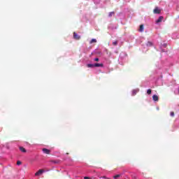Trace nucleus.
Returning a JSON list of instances; mask_svg holds the SVG:
<instances>
[{"mask_svg":"<svg viewBox=\"0 0 179 179\" xmlns=\"http://www.w3.org/2000/svg\"><path fill=\"white\" fill-rule=\"evenodd\" d=\"M73 37L74 40H79L80 38V36L76 32H73Z\"/></svg>","mask_w":179,"mask_h":179,"instance_id":"obj_3","label":"nucleus"},{"mask_svg":"<svg viewBox=\"0 0 179 179\" xmlns=\"http://www.w3.org/2000/svg\"><path fill=\"white\" fill-rule=\"evenodd\" d=\"M118 44V41H115L113 42V45H117Z\"/></svg>","mask_w":179,"mask_h":179,"instance_id":"obj_18","label":"nucleus"},{"mask_svg":"<svg viewBox=\"0 0 179 179\" xmlns=\"http://www.w3.org/2000/svg\"><path fill=\"white\" fill-rule=\"evenodd\" d=\"M84 179H90V178L85 176V177H84Z\"/></svg>","mask_w":179,"mask_h":179,"instance_id":"obj_22","label":"nucleus"},{"mask_svg":"<svg viewBox=\"0 0 179 179\" xmlns=\"http://www.w3.org/2000/svg\"><path fill=\"white\" fill-rule=\"evenodd\" d=\"M147 94H152V90L148 89V90H147Z\"/></svg>","mask_w":179,"mask_h":179,"instance_id":"obj_16","label":"nucleus"},{"mask_svg":"<svg viewBox=\"0 0 179 179\" xmlns=\"http://www.w3.org/2000/svg\"><path fill=\"white\" fill-rule=\"evenodd\" d=\"M2 131V129H0V132Z\"/></svg>","mask_w":179,"mask_h":179,"instance_id":"obj_23","label":"nucleus"},{"mask_svg":"<svg viewBox=\"0 0 179 179\" xmlns=\"http://www.w3.org/2000/svg\"><path fill=\"white\" fill-rule=\"evenodd\" d=\"M103 66H104V64H99V63L94 64V68H99V67L103 68Z\"/></svg>","mask_w":179,"mask_h":179,"instance_id":"obj_5","label":"nucleus"},{"mask_svg":"<svg viewBox=\"0 0 179 179\" xmlns=\"http://www.w3.org/2000/svg\"><path fill=\"white\" fill-rule=\"evenodd\" d=\"M152 100L154 101H159V96H157V95H153L152 96Z\"/></svg>","mask_w":179,"mask_h":179,"instance_id":"obj_8","label":"nucleus"},{"mask_svg":"<svg viewBox=\"0 0 179 179\" xmlns=\"http://www.w3.org/2000/svg\"><path fill=\"white\" fill-rule=\"evenodd\" d=\"M138 92H139V90H134L132 91V96H136V93H138Z\"/></svg>","mask_w":179,"mask_h":179,"instance_id":"obj_9","label":"nucleus"},{"mask_svg":"<svg viewBox=\"0 0 179 179\" xmlns=\"http://www.w3.org/2000/svg\"><path fill=\"white\" fill-rule=\"evenodd\" d=\"M20 164H22V162L17 161V166H20Z\"/></svg>","mask_w":179,"mask_h":179,"instance_id":"obj_19","label":"nucleus"},{"mask_svg":"<svg viewBox=\"0 0 179 179\" xmlns=\"http://www.w3.org/2000/svg\"><path fill=\"white\" fill-rule=\"evenodd\" d=\"M94 61H95L96 62H99V61H100V59L99 58H95L94 59Z\"/></svg>","mask_w":179,"mask_h":179,"instance_id":"obj_20","label":"nucleus"},{"mask_svg":"<svg viewBox=\"0 0 179 179\" xmlns=\"http://www.w3.org/2000/svg\"><path fill=\"white\" fill-rule=\"evenodd\" d=\"M143 30H144V26L143 24H141L138 31H140V33H143Z\"/></svg>","mask_w":179,"mask_h":179,"instance_id":"obj_7","label":"nucleus"},{"mask_svg":"<svg viewBox=\"0 0 179 179\" xmlns=\"http://www.w3.org/2000/svg\"><path fill=\"white\" fill-rule=\"evenodd\" d=\"M51 163H54V164H58L59 163V160H51Z\"/></svg>","mask_w":179,"mask_h":179,"instance_id":"obj_11","label":"nucleus"},{"mask_svg":"<svg viewBox=\"0 0 179 179\" xmlns=\"http://www.w3.org/2000/svg\"><path fill=\"white\" fill-rule=\"evenodd\" d=\"M114 13H114L113 11L109 13V14H108L109 17H111V16H113V15H114Z\"/></svg>","mask_w":179,"mask_h":179,"instance_id":"obj_17","label":"nucleus"},{"mask_svg":"<svg viewBox=\"0 0 179 179\" xmlns=\"http://www.w3.org/2000/svg\"><path fill=\"white\" fill-rule=\"evenodd\" d=\"M87 68H94V64H87Z\"/></svg>","mask_w":179,"mask_h":179,"instance_id":"obj_13","label":"nucleus"},{"mask_svg":"<svg viewBox=\"0 0 179 179\" xmlns=\"http://www.w3.org/2000/svg\"><path fill=\"white\" fill-rule=\"evenodd\" d=\"M93 43H97V40L92 39L91 41H90V44H93Z\"/></svg>","mask_w":179,"mask_h":179,"instance_id":"obj_15","label":"nucleus"},{"mask_svg":"<svg viewBox=\"0 0 179 179\" xmlns=\"http://www.w3.org/2000/svg\"><path fill=\"white\" fill-rule=\"evenodd\" d=\"M44 169H39L36 173L35 176L36 177H38V176H41V174H43V173H44Z\"/></svg>","mask_w":179,"mask_h":179,"instance_id":"obj_1","label":"nucleus"},{"mask_svg":"<svg viewBox=\"0 0 179 179\" xmlns=\"http://www.w3.org/2000/svg\"><path fill=\"white\" fill-rule=\"evenodd\" d=\"M42 152H43L45 155H50L51 153V150H48L47 148H43Z\"/></svg>","mask_w":179,"mask_h":179,"instance_id":"obj_2","label":"nucleus"},{"mask_svg":"<svg viewBox=\"0 0 179 179\" xmlns=\"http://www.w3.org/2000/svg\"><path fill=\"white\" fill-rule=\"evenodd\" d=\"M120 177H121V175L117 174V175L113 176V178H114V179H117V178H120Z\"/></svg>","mask_w":179,"mask_h":179,"instance_id":"obj_14","label":"nucleus"},{"mask_svg":"<svg viewBox=\"0 0 179 179\" xmlns=\"http://www.w3.org/2000/svg\"><path fill=\"white\" fill-rule=\"evenodd\" d=\"M160 12H162V10L159 9V7H156L153 10V13L157 15L160 14Z\"/></svg>","mask_w":179,"mask_h":179,"instance_id":"obj_4","label":"nucleus"},{"mask_svg":"<svg viewBox=\"0 0 179 179\" xmlns=\"http://www.w3.org/2000/svg\"><path fill=\"white\" fill-rule=\"evenodd\" d=\"M170 115L171 117H174V112H171Z\"/></svg>","mask_w":179,"mask_h":179,"instance_id":"obj_21","label":"nucleus"},{"mask_svg":"<svg viewBox=\"0 0 179 179\" xmlns=\"http://www.w3.org/2000/svg\"><path fill=\"white\" fill-rule=\"evenodd\" d=\"M163 19H164V17L163 16H160L156 21V23H160V22L163 21Z\"/></svg>","mask_w":179,"mask_h":179,"instance_id":"obj_6","label":"nucleus"},{"mask_svg":"<svg viewBox=\"0 0 179 179\" xmlns=\"http://www.w3.org/2000/svg\"><path fill=\"white\" fill-rule=\"evenodd\" d=\"M153 45V43L148 41L147 43V47H152Z\"/></svg>","mask_w":179,"mask_h":179,"instance_id":"obj_12","label":"nucleus"},{"mask_svg":"<svg viewBox=\"0 0 179 179\" xmlns=\"http://www.w3.org/2000/svg\"><path fill=\"white\" fill-rule=\"evenodd\" d=\"M20 150L22 152V153H26V149L23 147H20Z\"/></svg>","mask_w":179,"mask_h":179,"instance_id":"obj_10","label":"nucleus"},{"mask_svg":"<svg viewBox=\"0 0 179 179\" xmlns=\"http://www.w3.org/2000/svg\"><path fill=\"white\" fill-rule=\"evenodd\" d=\"M178 18H179V15H178Z\"/></svg>","mask_w":179,"mask_h":179,"instance_id":"obj_24","label":"nucleus"}]
</instances>
